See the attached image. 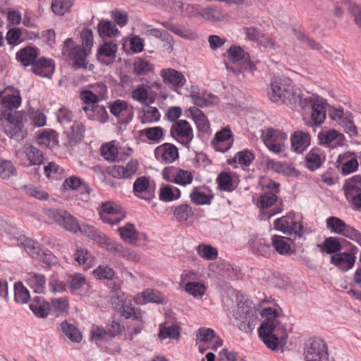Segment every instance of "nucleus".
<instances>
[{
    "instance_id": "obj_5",
    "label": "nucleus",
    "mask_w": 361,
    "mask_h": 361,
    "mask_svg": "<svg viewBox=\"0 0 361 361\" xmlns=\"http://www.w3.org/2000/svg\"><path fill=\"white\" fill-rule=\"evenodd\" d=\"M2 125L4 131L10 138L22 140L27 135L20 112L4 114Z\"/></svg>"
},
{
    "instance_id": "obj_52",
    "label": "nucleus",
    "mask_w": 361,
    "mask_h": 361,
    "mask_svg": "<svg viewBox=\"0 0 361 361\" xmlns=\"http://www.w3.org/2000/svg\"><path fill=\"white\" fill-rule=\"evenodd\" d=\"M141 135L156 143L159 142L164 135L163 128L160 126L146 128L141 130Z\"/></svg>"
},
{
    "instance_id": "obj_21",
    "label": "nucleus",
    "mask_w": 361,
    "mask_h": 361,
    "mask_svg": "<svg viewBox=\"0 0 361 361\" xmlns=\"http://www.w3.org/2000/svg\"><path fill=\"white\" fill-rule=\"evenodd\" d=\"M82 110L90 120L104 123L109 119V114L105 106L99 105L97 103L95 104H92L91 106H82Z\"/></svg>"
},
{
    "instance_id": "obj_64",
    "label": "nucleus",
    "mask_w": 361,
    "mask_h": 361,
    "mask_svg": "<svg viewBox=\"0 0 361 361\" xmlns=\"http://www.w3.org/2000/svg\"><path fill=\"white\" fill-rule=\"evenodd\" d=\"M148 88L144 85H138L132 91V98L140 104L146 103L149 97Z\"/></svg>"
},
{
    "instance_id": "obj_27",
    "label": "nucleus",
    "mask_w": 361,
    "mask_h": 361,
    "mask_svg": "<svg viewBox=\"0 0 361 361\" xmlns=\"http://www.w3.org/2000/svg\"><path fill=\"white\" fill-rule=\"evenodd\" d=\"M25 280L28 286L33 289L35 293H44L46 279L43 274L31 271L27 274Z\"/></svg>"
},
{
    "instance_id": "obj_36",
    "label": "nucleus",
    "mask_w": 361,
    "mask_h": 361,
    "mask_svg": "<svg viewBox=\"0 0 361 361\" xmlns=\"http://www.w3.org/2000/svg\"><path fill=\"white\" fill-rule=\"evenodd\" d=\"M163 300L162 295L159 291L147 289L142 293L141 295H137L135 298V302L138 305L145 304L147 302L161 303Z\"/></svg>"
},
{
    "instance_id": "obj_47",
    "label": "nucleus",
    "mask_w": 361,
    "mask_h": 361,
    "mask_svg": "<svg viewBox=\"0 0 361 361\" xmlns=\"http://www.w3.org/2000/svg\"><path fill=\"white\" fill-rule=\"evenodd\" d=\"M51 306L57 312V316L66 314L68 312L69 302L66 297L54 298L51 299Z\"/></svg>"
},
{
    "instance_id": "obj_59",
    "label": "nucleus",
    "mask_w": 361,
    "mask_h": 361,
    "mask_svg": "<svg viewBox=\"0 0 361 361\" xmlns=\"http://www.w3.org/2000/svg\"><path fill=\"white\" fill-rule=\"evenodd\" d=\"M342 2L347 6L349 12L354 17L355 23L361 27V6L351 0H342Z\"/></svg>"
},
{
    "instance_id": "obj_42",
    "label": "nucleus",
    "mask_w": 361,
    "mask_h": 361,
    "mask_svg": "<svg viewBox=\"0 0 361 361\" xmlns=\"http://www.w3.org/2000/svg\"><path fill=\"white\" fill-rule=\"evenodd\" d=\"M271 244L275 250L281 255H288L291 253V248L286 238L281 235H274L271 238Z\"/></svg>"
},
{
    "instance_id": "obj_53",
    "label": "nucleus",
    "mask_w": 361,
    "mask_h": 361,
    "mask_svg": "<svg viewBox=\"0 0 361 361\" xmlns=\"http://www.w3.org/2000/svg\"><path fill=\"white\" fill-rule=\"evenodd\" d=\"M16 168L10 160L0 159V178L8 179L10 177L16 175Z\"/></svg>"
},
{
    "instance_id": "obj_49",
    "label": "nucleus",
    "mask_w": 361,
    "mask_h": 361,
    "mask_svg": "<svg viewBox=\"0 0 361 361\" xmlns=\"http://www.w3.org/2000/svg\"><path fill=\"white\" fill-rule=\"evenodd\" d=\"M197 253L207 260H214L218 257L217 250L210 245L200 244L196 247Z\"/></svg>"
},
{
    "instance_id": "obj_24",
    "label": "nucleus",
    "mask_w": 361,
    "mask_h": 361,
    "mask_svg": "<svg viewBox=\"0 0 361 361\" xmlns=\"http://www.w3.org/2000/svg\"><path fill=\"white\" fill-rule=\"evenodd\" d=\"M30 310L39 318H46L50 312V303L42 296H35L30 300Z\"/></svg>"
},
{
    "instance_id": "obj_35",
    "label": "nucleus",
    "mask_w": 361,
    "mask_h": 361,
    "mask_svg": "<svg viewBox=\"0 0 361 361\" xmlns=\"http://www.w3.org/2000/svg\"><path fill=\"white\" fill-rule=\"evenodd\" d=\"M324 159L319 149H312L305 157L306 167L314 171L322 166Z\"/></svg>"
},
{
    "instance_id": "obj_10",
    "label": "nucleus",
    "mask_w": 361,
    "mask_h": 361,
    "mask_svg": "<svg viewBox=\"0 0 361 361\" xmlns=\"http://www.w3.org/2000/svg\"><path fill=\"white\" fill-rule=\"evenodd\" d=\"M305 361H322L328 357L327 345L319 338H310L305 344L304 348Z\"/></svg>"
},
{
    "instance_id": "obj_58",
    "label": "nucleus",
    "mask_w": 361,
    "mask_h": 361,
    "mask_svg": "<svg viewBox=\"0 0 361 361\" xmlns=\"http://www.w3.org/2000/svg\"><path fill=\"white\" fill-rule=\"evenodd\" d=\"M202 17L207 20L220 22L224 20L225 15L219 8H212L204 9L202 11Z\"/></svg>"
},
{
    "instance_id": "obj_29",
    "label": "nucleus",
    "mask_w": 361,
    "mask_h": 361,
    "mask_svg": "<svg viewBox=\"0 0 361 361\" xmlns=\"http://www.w3.org/2000/svg\"><path fill=\"white\" fill-rule=\"evenodd\" d=\"M38 55V50L35 47H26L16 53V59L24 66H32Z\"/></svg>"
},
{
    "instance_id": "obj_30",
    "label": "nucleus",
    "mask_w": 361,
    "mask_h": 361,
    "mask_svg": "<svg viewBox=\"0 0 361 361\" xmlns=\"http://www.w3.org/2000/svg\"><path fill=\"white\" fill-rule=\"evenodd\" d=\"M90 341L97 346L104 343H109L112 339L108 334L107 329L101 325H93L90 330Z\"/></svg>"
},
{
    "instance_id": "obj_41",
    "label": "nucleus",
    "mask_w": 361,
    "mask_h": 361,
    "mask_svg": "<svg viewBox=\"0 0 361 361\" xmlns=\"http://www.w3.org/2000/svg\"><path fill=\"white\" fill-rule=\"evenodd\" d=\"M216 181L219 190L231 192L235 188L231 176L227 172H221Z\"/></svg>"
},
{
    "instance_id": "obj_8",
    "label": "nucleus",
    "mask_w": 361,
    "mask_h": 361,
    "mask_svg": "<svg viewBox=\"0 0 361 361\" xmlns=\"http://www.w3.org/2000/svg\"><path fill=\"white\" fill-rule=\"evenodd\" d=\"M326 228L331 233L343 235L361 245V233L341 219L336 216L329 217L326 219Z\"/></svg>"
},
{
    "instance_id": "obj_54",
    "label": "nucleus",
    "mask_w": 361,
    "mask_h": 361,
    "mask_svg": "<svg viewBox=\"0 0 361 361\" xmlns=\"http://www.w3.org/2000/svg\"><path fill=\"white\" fill-rule=\"evenodd\" d=\"M73 6V0H52L51 10L59 16H63L68 12Z\"/></svg>"
},
{
    "instance_id": "obj_57",
    "label": "nucleus",
    "mask_w": 361,
    "mask_h": 361,
    "mask_svg": "<svg viewBox=\"0 0 361 361\" xmlns=\"http://www.w3.org/2000/svg\"><path fill=\"white\" fill-rule=\"evenodd\" d=\"M161 114L157 107L148 106L143 109L142 123H152L159 121Z\"/></svg>"
},
{
    "instance_id": "obj_26",
    "label": "nucleus",
    "mask_w": 361,
    "mask_h": 361,
    "mask_svg": "<svg viewBox=\"0 0 361 361\" xmlns=\"http://www.w3.org/2000/svg\"><path fill=\"white\" fill-rule=\"evenodd\" d=\"M74 260L83 269H88L96 264L97 259L87 250L78 247L73 254Z\"/></svg>"
},
{
    "instance_id": "obj_61",
    "label": "nucleus",
    "mask_w": 361,
    "mask_h": 361,
    "mask_svg": "<svg viewBox=\"0 0 361 361\" xmlns=\"http://www.w3.org/2000/svg\"><path fill=\"white\" fill-rule=\"evenodd\" d=\"M343 190L345 195L350 191H361V176L356 175L347 180L343 185Z\"/></svg>"
},
{
    "instance_id": "obj_40",
    "label": "nucleus",
    "mask_w": 361,
    "mask_h": 361,
    "mask_svg": "<svg viewBox=\"0 0 361 361\" xmlns=\"http://www.w3.org/2000/svg\"><path fill=\"white\" fill-rule=\"evenodd\" d=\"M317 247L319 248L321 252H326L327 254H333L339 252L342 247L338 238L328 237L326 238L323 244H318Z\"/></svg>"
},
{
    "instance_id": "obj_32",
    "label": "nucleus",
    "mask_w": 361,
    "mask_h": 361,
    "mask_svg": "<svg viewBox=\"0 0 361 361\" xmlns=\"http://www.w3.org/2000/svg\"><path fill=\"white\" fill-rule=\"evenodd\" d=\"M61 332L73 343H79L82 339L80 331L73 324L66 320L63 321L60 324Z\"/></svg>"
},
{
    "instance_id": "obj_22",
    "label": "nucleus",
    "mask_w": 361,
    "mask_h": 361,
    "mask_svg": "<svg viewBox=\"0 0 361 361\" xmlns=\"http://www.w3.org/2000/svg\"><path fill=\"white\" fill-rule=\"evenodd\" d=\"M292 149L298 153H302L310 145L311 137L308 133L295 131L290 137Z\"/></svg>"
},
{
    "instance_id": "obj_37",
    "label": "nucleus",
    "mask_w": 361,
    "mask_h": 361,
    "mask_svg": "<svg viewBox=\"0 0 361 361\" xmlns=\"http://www.w3.org/2000/svg\"><path fill=\"white\" fill-rule=\"evenodd\" d=\"M255 154L248 149L237 152L233 159H229V164H239L241 166H249L255 159Z\"/></svg>"
},
{
    "instance_id": "obj_34",
    "label": "nucleus",
    "mask_w": 361,
    "mask_h": 361,
    "mask_svg": "<svg viewBox=\"0 0 361 361\" xmlns=\"http://www.w3.org/2000/svg\"><path fill=\"white\" fill-rule=\"evenodd\" d=\"M118 50V46L116 43L109 42L102 44L97 51V58L103 63L109 64V62L104 61V57L114 59Z\"/></svg>"
},
{
    "instance_id": "obj_28",
    "label": "nucleus",
    "mask_w": 361,
    "mask_h": 361,
    "mask_svg": "<svg viewBox=\"0 0 361 361\" xmlns=\"http://www.w3.org/2000/svg\"><path fill=\"white\" fill-rule=\"evenodd\" d=\"M189 111L198 130L202 133H208L210 125L205 114L197 106L190 107Z\"/></svg>"
},
{
    "instance_id": "obj_56",
    "label": "nucleus",
    "mask_w": 361,
    "mask_h": 361,
    "mask_svg": "<svg viewBox=\"0 0 361 361\" xmlns=\"http://www.w3.org/2000/svg\"><path fill=\"white\" fill-rule=\"evenodd\" d=\"M276 195L273 192H267L262 195L257 202V205L262 209H266L274 204L276 202Z\"/></svg>"
},
{
    "instance_id": "obj_23",
    "label": "nucleus",
    "mask_w": 361,
    "mask_h": 361,
    "mask_svg": "<svg viewBox=\"0 0 361 361\" xmlns=\"http://www.w3.org/2000/svg\"><path fill=\"white\" fill-rule=\"evenodd\" d=\"M356 257L349 252H339L331 257V263L343 271H347L355 264Z\"/></svg>"
},
{
    "instance_id": "obj_3",
    "label": "nucleus",
    "mask_w": 361,
    "mask_h": 361,
    "mask_svg": "<svg viewBox=\"0 0 361 361\" xmlns=\"http://www.w3.org/2000/svg\"><path fill=\"white\" fill-rule=\"evenodd\" d=\"M298 104L295 111L307 112L311 110L310 120L305 123L307 126L315 128L324 122L328 104L323 98L314 94H304Z\"/></svg>"
},
{
    "instance_id": "obj_19",
    "label": "nucleus",
    "mask_w": 361,
    "mask_h": 361,
    "mask_svg": "<svg viewBox=\"0 0 361 361\" xmlns=\"http://www.w3.org/2000/svg\"><path fill=\"white\" fill-rule=\"evenodd\" d=\"M336 165L338 169H341V173L343 176L353 173L359 166L355 153L350 152L339 154Z\"/></svg>"
},
{
    "instance_id": "obj_63",
    "label": "nucleus",
    "mask_w": 361,
    "mask_h": 361,
    "mask_svg": "<svg viewBox=\"0 0 361 361\" xmlns=\"http://www.w3.org/2000/svg\"><path fill=\"white\" fill-rule=\"evenodd\" d=\"M85 127L79 123H74L71 126V133L69 135L71 144H75L80 142L84 137Z\"/></svg>"
},
{
    "instance_id": "obj_20",
    "label": "nucleus",
    "mask_w": 361,
    "mask_h": 361,
    "mask_svg": "<svg viewBox=\"0 0 361 361\" xmlns=\"http://www.w3.org/2000/svg\"><path fill=\"white\" fill-rule=\"evenodd\" d=\"M281 136H282L281 131L269 128L262 133V139L270 151L274 153H279L282 148L279 140Z\"/></svg>"
},
{
    "instance_id": "obj_51",
    "label": "nucleus",
    "mask_w": 361,
    "mask_h": 361,
    "mask_svg": "<svg viewBox=\"0 0 361 361\" xmlns=\"http://www.w3.org/2000/svg\"><path fill=\"white\" fill-rule=\"evenodd\" d=\"M294 33L297 39L299 40L305 47H309L312 49L318 51L322 49V46L319 42H317L313 39L306 35L304 32L294 30Z\"/></svg>"
},
{
    "instance_id": "obj_7",
    "label": "nucleus",
    "mask_w": 361,
    "mask_h": 361,
    "mask_svg": "<svg viewBox=\"0 0 361 361\" xmlns=\"http://www.w3.org/2000/svg\"><path fill=\"white\" fill-rule=\"evenodd\" d=\"M233 317L235 319L242 322L239 325L241 331L246 332L251 331L254 328L253 322L257 317L252 302L250 300H246L244 302H238Z\"/></svg>"
},
{
    "instance_id": "obj_46",
    "label": "nucleus",
    "mask_w": 361,
    "mask_h": 361,
    "mask_svg": "<svg viewBox=\"0 0 361 361\" xmlns=\"http://www.w3.org/2000/svg\"><path fill=\"white\" fill-rule=\"evenodd\" d=\"M22 99L19 91L16 90L11 94H7L1 99V104L9 109L20 106Z\"/></svg>"
},
{
    "instance_id": "obj_38",
    "label": "nucleus",
    "mask_w": 361,
    "mask_h": 361,
    "mask_svg": "<svg viewBox=\"0 0 361 361\" xmlns=\"http://www.w3.org/2000/svg\"><path fill=\"white\" fill-rule=\"evenodd\" d=\"M118 231L121 239L128 243H135L138 240V232L135 229V225L131 223L119 227Z\"/></svg>"
},
{
    "instance_id": "obj_39",
    "label": "nucleus",
    "mask_w": 361,
    "mask_h": 361,
    "mask_svg": "<svg viewBox=\"0 0 361 361\" xmlns=\"http://www.w3.org/2000/svg\"><path fill=\"white\" fill-rule=\"evenodd\" d=\"M180 194V190L175 186L163 185L159 190V200L165 202H172L179 199Z\"/></svg>"
},
{
    "instance_id": "obj_43",
    "label": "nucleus",
    "mask_w": 361,
    "mask_h": 361,
    "mask_svg": "<svg viewBox=\"0 0 361 361\" xmlns=\"http://www.w3.org/2000/svg\"><path fill=\"white\" fill-rule=\"evenodd\" d=\"M31 299L27 288L21 282H16L14 284V300L18 303L25 304Z\"/></svg>"
},
{
    "instance_id": "obj_60",
    "label": "nucleus",
    "mask_w": 361,
    "mask_h": 361,
    "mask_svg": "<svg viewBox=\"0 0 361 361\" xmlns=\"http://www.w3.org/2000/svg\"><path fill=\"white\" fill-rule=\"evenodd\" d=\"M252 248L255 252L264 257H269L271 254V247L263 238H257L252 242Z\"/></svg>"
},
{
    "instance_id": "obj_31",
    "label": "nucleus",
    "mask_w": 361,
    "mask_h": 361,
    "mask_svg": "<svg viewBox=\"0 0 361 361\" xmlns=\"http://www.w3.org/2000/svg\"><path fill=\"white\" fill-rule=\"evenodd\" d=\"M190 97L195 105L200 107H206L214 103L216 97L207 91H192Z\"/></svg>"
},
{
    "instance_id": "obj_62",
    "label": "nucleus",
    "mask_w": 361,
    "mask_h": 361,
    "mask_svg": "<svg viewBox=\"0 0 361 361\" xmlns=\"http://www.w3.org/2000/svg\"><path fill=\"white\" fill-rule=\"evenodd\" d=\"M23 189L27 195L38 200H47L49 197L47 192L42 190L40 187H37L34 185H25Z\"/></svg>"
},
{
    "instance_id": "obj_15",
    "label": "nucleus",
    "mask_w": 361,
    "mask_h": 361,
    "mask_svg": "<svg viewBox=\"0 0 361 361\" xmlns=\"http://www.w3.org/2000/svg\"><path fill=\"white\" fill-rule=\"evenodd\" d=\"M154 157L161 163L171 164L178 159V149L173 144L166 142L156 147Z\"/></svg>"
},
{
    "instance_id": "obj_45",
    "label": "nucleus",
    "mask_w": 361,
    "mask_h": 361,
    "mask_svg": "<svg viewBox=\"0 0 361 361\" xmlns=\"http://www.w3.org/2000/svg\"><path fill=\"white\" fill-rule=\"evenodd\" d=\"M98 32L102 37H114L118 32L115 24L110 20H102L97 25Z\"/></svg>"
},
{
    "instance_id": "obj_50",
    "label": "nucleus",
    "mask_w": 361,
    "mask_h": 361,
    "mask_svg": "<svg viewBox=\"0 0 361 361\" xmlns=\"http://www.w3.org/2000/svg\"><path fill=\"white\" fill-rule=\"evenodd\" d=\"M206 290V286L199 282H188L184 286V290L194 298L202 297Z\"/></svg>"
},
{
    "instance_id": "obj_44",
    "label": "nucleus",
    "mask_w": 361,
    "mask_h": 361,
    "mask_svg": "<svg viewBox=\"0 0 361 361\" xmlns=\"http://www.w3.org/2000/svg\"><path fill=\"white\" fill-rule=\"evenodd\" d=\"M153 69V65L142 58H137L133 63V73L137 75H146Z\"/></svg>"
},
{
    "instance_id": "obj_9",
    "label": "nucleus",
    "mask_w": 361,
    "mask_h": 361,
    "mask_svg": "<svg viewBox=\"0 0 361 361\" xmlns=\"http://www.w3.org/2000/svg\"><path fill=\"white\" fill-rule=\"evenodd\" d=\"M170 135L187 149H190L194 137L192 128L186 120H179L173 123L170 128Z\"/></svg>"
},
{
    "instance_id": "obj_1",
    "label": "nucleus",
    "mask_w": 361,
    "mask_h": 361,
    "mask_svg": "<svg viewBox=\"0 0 361 361\" xmlns=\"http://www.w3.org/2000/svg\"><path fill=\"white\" fill-rule=\"evenodd\" d=\"M49 216L58 224L73 233L80 232L89 238L93 240L100 246L107 237L102 232L89 224L80 225L77 219L65 210L54 209L50 211Z\"/></svg>"
},
{
    "instance_id": "obj_6",
    "label": "nucleus",
    "mask_w": 361,
    "mask_h": 361,
    "mask_svg": "<svg viewBox=\"0 0 361 361\" xmlns=\"http://www.w3.org/2000/svg\"><path fill=\"white\" fill-rule=\"evenodd\" d=\"M18 242L23 246L25 252L32 257L48 265L54 262V256L51 252L47 249H42L39 243L24 235L20 236L18 238Z\"/></svg>"
},
{
    "instance_id": "obj_33",
    "label": "nucleus",
    "mask_w": 361,
    "mask_h": 361,
    "mask_svg": "<svg viewBox=\"0 0 361 361\" xmlns=\"http://www.w3.org/2000/svg\"><path fill=\"white\" fill-rule=\"evenodd\" d=\"M173 216L178 222H186L192 219L195 214L194 209L188 204H181L173 207Z\"/></svg>"
},
{
    "instance_id": "obj_12",
    "label": "nucleus",
    "mask_w": 361,
    "mask_h": 361,
    "mask_svg": "<svg viewBox=\"0 0 361 361\" xmlns=\"http://www.w3.org/2000/svg\"><path fill=\"white\" fill-rule=\"evenodd\" d=\"M294 213L290 212L286 216L276 219L274 221V228L285 234L301 236L303 227L300 222L294 220Z\"/></svg>"
},
{
    "instance_id": "obj_48",
    "label": "nucleus",
    "mask_w": 361,
    "mask_h": 361,
    "mask_svg": "<svg viewBox=\"0 0 361 361\" xmlns=\"http://www.w3.org/2000/svg\"><path fill=\"white\" fill-rule=\"evenodd\" d=\"M180 336V327L178 325L173 324L170 326L165 327L160 326L159 327L158 336L161 340H164L166 338L178 339Z\"/></svg>"
},
{
    "instance_id": "obj_2",
    "label": "nucleus",
    "mask_w": 361,
    "mask_h": 361,
    "mask_svg": "<svg viewBox=\"0 0 361 361\" xmlns=\"http://www.w3.org/2000/svg\"><path fill=\"white\" fill-rule=\"evenodd\" d=\"M303 94L295 88L288 78L274 79L268 90V96L271 102L284 104L293 110L297 109L298 103Z\"/></svg>"
},
{
    "instance_id": "obj_4",
    "label": "nucleus",
    "mask_w": 361,
    "mask_h": 361,
    "mask_svg": "<svg viewBox=\"0 0 361 361\" xmlns=\"http://www.w3.org/2000/svg\"><path fill=\"white\" fill-rule=\"evenodd\" d=\"M72 38H68L63 43L62 53L67 55L71 63L72 68L75 70H87V56L91 53L80 46H74Z\"/></svg>"
},
{
    "instance_id": "obj_11",
    "label": "nucleus",
    "mask_w": 361,
    "mask_h": 361,
    "mask_svg": "<svg viewBox=\"0 0 361 361\" xmlns=\"http://www.w3.org/2000/svg\"><path fill=\"white\" fill-rule=\"evenodd\" d=\"M110 113L116 118L117 123L121 125L128 124L133 118V109L127 102L116 99L109 104Z\"/></svg>"
},
{
    "instance_id": "obj_18",
    "label": "nucleus",
    "mask_w": 361,
    "mask_h": 361,
    "mask_svg": "<svg viewBox=\"0 0 361 361\" xmlns=\"http://www.w3.org/2000/svg\"><path fill=\"white\" fill-rule=\"evenodd\" d=\"M159 74L164 83L171 85L174 90L183 87L186 83L183 74L174 68H163Z\"/></svg>"
},
{
    "instance_id": "obj_25",
    "label": "nucleus",
    "mask_w": 361,
    "mask_h": 361,
    "mask_svg": "<svg viewBox=\"0 0 361 361\" xmlns=\"http://www.w3.org/2000/svg\"><path fill=\"white\" fill-rule=\"evenodd\" d=\"M122 305L121 315L126 319H133L143 324V314L140 309H135L133 307L130 298H121Z\"/></svg>"
},
{
    "instance_id": "obj_17",
    "label": "nucleus",
    "mask_w": 361,
    "mask_h": 361,
    "mask_svg": "<svg viewBox=\"0 0 361 361\" xmlns=\"http://www.w3.org/2000/svg\"><path fill=\"white\" fill-rule=\"evenodd\" d=\"M138 167L137 160L132 159L125 165H114L109 169V173L116 178H131L136 174Z\"/></svg>"
},
{
    "instance_id": "obj_14",
    "label": "nucleus",
    "mask_w": 361,
    "mask_h": 361,
    "mask_svg": "<svg viewBox=\"0 0 361 361\" xmlns=\"http://www.w3.org/2000/svg\"><path fill=\"white\" fill-rule=\"evenodd\" d=\"M99 213L104 223L112 226L119 224L126 216L120 207L110 202L103 203Z\"/></svg>"
},
{
    "instance_id": "obj_55",
    "label": "nucleus",
    "mask_w": 361,
    "mask_h": 361,
    "mask_svg": "<svg viewBox=\"0 0 361 361\" xmlns=\"http://www.w3.org/2000/svg\"><path fill=\"white\" fill-rule=\"evenodd\" d=\"M25 152L31 165H39L42 164L43 154L37 147L29 146L25 148Z\"/></svg>"
},
{
    "instance_id": "obj_16",
    "label": "nucleus",
    "mask_w": 361,
    "mask_h": 361,
    "mask_svg": "<svg viewBox=\"0 0 361 361\" xmlns=\"http://www.w3.org/2000/svg\"><path fill=\"white\" fill-rule=\"evenodd\" d=\"M276 328L273 322H264L259 328V336L266 346L272 350H279V338L273 334Z\"/></svg>"
},
{
    "instance_id": "obj_13",
    "label": "nucleus",
    "mask_w": 361,
    "mask_h": 361,
    "mask_svg": "<svg viewBox=\"0 0 361 361\" xmlns=\"http://www.w3.org/2000/svg\"><path fill=\"white\" fill-rule=\"evenodd\" d=\"M233 142V133L229 126H226L215 133L211 145L215 151L225 153L232 147Z\"/></svg>"
}]
</instances>
